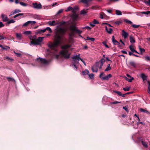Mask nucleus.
Segmentation results:
<instances>
[{"mask_svg": "<svg viewBox=\"0 0 150 150\" xmlns=\"http://www.w3.org/2000/svg\"><path fill=\"white\" fill-rule=\"evenodd\" d=\"M78 18V15L76 13H74L71 16V21L69 22L70 25L69 27V29L71 31L72 34L74 33L80 34L82 32V31L78 30L75 26Z\"/></svg>", "mask_w": 150, "mask_h": 150, "instance_id": "obj_1", "label": "nucleus"}, {"mask_svg": "<svg viewBox=\"0 0 150 150\" xmlns=\"http://www.w3.org/2000/svg\"><path fill=\"white\" fill-rule=\"evenodd\" d=\"M47 45L52 50L50 51L49 50H47V56H50L52 59L56 58V41L54 42H49Z\"/></svg>", "mask_w": 150, "mask_h": 150, "instance_id": "obj_2", "label": "nucleus"}, {"mask_svg": "<svg viewBox=\"0 0 150 150\" xmlns=\"http://www.w3.org/2000/svg\"><path fill=\"white\" fill-rule=\"evenodd\" d=\"M80 54L78 55L74 54L71 57L73 60L72 64L71 65V66L73 68L77 70L78 68V66L76 65L79 63L80 60H81L83 63L85 65H86V64L83 59L81 58L80 57Z\"/></svg>", "mask_w": 150, "mask_h": 150, "instance_id": "obj_3", "label": "nucleus"}, {"mask_svg": "<svg viewBox=\"0 0 150 150\" xmlns=\"http://www.w3.org/2000/svg\"><path fill=\"white\" fill-rule=\"evenodd\" d=\"M67 30L66 27H61L58 29L57 28V45L59 43L62 35L65 34Z\"/></svg>", "mask_w": 150, "mask_h": 150, "instance_id": "obj_4", "label": "nucleus"}, {"mask_svg": "<svg viewBox=\"0 0 150 150\" xmlns=\"http://www.w3.org/2000/svg\"><path fill=\"white\" fill-rule=\"evenodd\" d=\"M70 47L71 45H69L62 46V50L60 52V54L65 58H69L71 53L69 52V48Z\"/></svg>", "mask_w": 150, "mask_h": 150, "instance_id": "obj_5", "label": "nucleus"}, {"mask_svg": "<svg viewBox=\"0 0 150 150\" xmlns=\"http://www.w3.org/2000/svg\"><path fill=\"white\" fill-rule=\"evenodd\" d=\"M44 38V37H38V39L35 40V41H31L30 42V45H40Z\"/></svg>", "mask_w": 150, "mask_h": 150, "instance_id": "obj_6", "label": "nucleus"}, {"mask_svg": "<svg viewBox=\"0 0 150 150\" xmlns=\"http://www.w3.org/2000/svg\"><path fill=\"white\" fill-rule=\"evenodd\" d=\"M105 75V74H104V73L103 72H102L100 74L99 76V77L102 80H108L109 79V78L111 77L112 76V75L111 74H109L104 77L102 76L103 75Z\"/></svg>", "mask_w": 150, "mask_h": 150, "instance_id": "obj_7", "label": "nucleus"}, {"mask_svg": "<svg viewBox=\"0 0 150 150\" xmlns=\"http://www.w3.org/2000/svg\"><path fill=\"white\" fill-rule=\"evenodd\" d=\"M37 60H40L42 63L45 64H48L51 60V59L47 60L45 59H43L40 57L37 58Z\"/></svg>", "mask_w": 150, "mask_h": 150, "instance_id": "obj_8", "label": "nucleus"}, {"mask_svg": "<svg viewBox=\"0 0 150 150\" xmlns=\"http://www.w3.org/2000/svg\"><path fill=\"white\" fill-rule=\"evenodd\" d=\"M99 68V65L96 62L95 65L92 66L91 70L93 72H97L98 71V68Z\"/></svg>", "mask_w": 150, "mask_h": 150, "instance_id": "obj_9", "label": "nucleus"}, {"mask_svg": "<svg viewBox=\"0 0 150 150\" xmlns=\"http://www.w3.org/2000/svg\"><path fill=\"white\" fill-rule=\"evenodd\" d=\"M33 7L36 9H38L42 8V6L40 3L38 4L37 3L35 2V3H33Z\"/></svg>", "mask_w": 150, "mask_h": 150, "instance_id": "obj_10", "label": "nucleus"}, {"mask_svg": "<svg viewBox=\"0 0 150 150\" xmlns=\"http://www.w3.org/2000/svg\"><path fill=\"white\" fill-rule=\"evenodd\" d=\"M139 140L141 142L143 146L145 147H148V143L147 142H145L144 139H142L141 138H139Z\"/></svg>", "mask_w": 150, "mask_h": 150, "instance_id": "obj_11", "label": "nucleus"}, {"mask_svg": "<svg viewBox=\"0 0 150 150\" xmlns=\"http://www.w3.org/2000/svg\"><path fill=\"white\" fill-rule=\"evenodd\" d=\"M112 40L113 44L115 45H118V47H120L121 45H120V43L117 41L115 40V37L114 35L112 36Z\"/></svg>", "mask_w": 150, "mask_h": 150, "instance_id": "obj_12", "label": "nucleus"}, {"mask_svg": "<svg viewBox=\"0 0 150 150\" xmlns=\"http://www.w3.org/2000/svg\"><path fill=\"white\" fill-rule=\"evenodd\" d=\"M105 60L103 59H102L100 61L96 62L99 65V69H101L103 65V63L105 62Z\"/></svg>", "mask_w": 150, "mask_h": 150, "instance_id": "obj_13", "label": "nucleus"}, {"mask_svg": "<svg viewBox=\"0 0 150 150\" xmlns=\"http://www.w3.org/2000/svg\"><path fill=\"white\" fill-rule=\"evenodd\" d=\"M45 32V30L44 29H39L36 30L35 32L36 35L41 34Z\"/></svg>", "mask_w": 150, "mask_h": 150, "instance_id": "obj_14", "label": "nucleus"}, {"mask_svg": "<svg viewBox=\"0 0 150 150\" xmlns=\"http://www.w3.org/2000/svg\"><path fill=\"white\" fill-rule=\"evenodd\" d=\"M1 17L4 22H6L8 21V18L5 14H2L1 15Z\"/></svg>", "mask_w": 150, "mask_h": 150, "instance_id": "obj_15", "label": "nucleus"}, {"mask_svg": "<svg viewBox=\"0 0 150 150\" xmlns=\"http://www.w3.org/2000/svg\"><path fill=\"white\" fill-rule=\"evenodd\" d=\"M129 35L128 33L125 31L124 30H122V35L125 39Z\"/></svg>", "mask_w": 150, "mask_h": 150, "instance_id": "obj_16", "label": "nucleus"}, {"mask_svg": "<svg viewBox=\"0 0 150 150\" xmlns=\"http://www.w3.org/2000/svg\"><path fill=\"white\" fill-rule=\"evenodd\" d=\"M16 38L19 40H21L22 38V35L21 33H16Z\"/></svg>", "mask_w": 150, "mask_h": 150, "instance_id": "obj_17", "label": "nucleus"}, {"mask_svg": "<svg viewBox=\"0 0 150 150\" xmlns=\"http://www.w3.org/2000/svg\"><path fill=\"white\" fill-rule=\"evenodd\" d=\"M140 77L142 78L144 81L146 80L147 76L144 73H142L140 75Z\"/></svg>", "mask_w": 150, "mask_h": 150, "instance_id": "obj_18", "label": "nucleus"}, {"mask_svg": "<svg viewBox=\"0 0 150 150\" xmlns=\"http://www.w3.org/2000/svg\"><path fill=\"white\" fill-rule=\"evenodd\" d=\"M21 12V11L19 9H15L14 11H13L12 12V13L11 14V15H9V16H10L11 15H13L15 14H16Z\"/></svg>", "mask_w": 150, "mask_h": 150, "instance_id": "obj_19", "label": "nucleus"}, {"mask_svg": "<svg viewBox=\"0 0 150 150\" xmlns=\"http://www.w3.org/2000/svg\"><path fill=\"white\" fill-rule=\"evenodd\" d=\"M140 110L141 112L147 113V114H150V113L148 112L146 109H144L142 108L140 109Z\"/></svg>", "mask_w": 150, "mask_h": 150, "instance_id": "obj_20", "label": "nucleus"}, {"mask_svg": "<svg viewBox=\"0 0 150 150\" xmlns=\"http://www.w3.org/2000/svg\"><path fill=\"white\" fill-rule=\"evenodd\" d=\"M105 30L106 32L109 34H111L112 31V29L111 28H108L106 26L105 27Z\"/></svg>", "mask_w": 150, "mask_h": 150, "instance_id": "obj_21", "label": "nucleus"}, {"mask_svg": "<svg viewBox=\"0 0 150 150\" xmlns=\"http://www.w3.org/2000/svg\"><path fill=\"white\" fill-rule=\"evenodd\" d=\"M129 64L134 68H135L137 67V64L136 63L134 62L130 61L129 62Z\"/></svg>", "mask_w": 150, "mask_h": 150, "instance_id": "obj_22", "label": "nucleus"}, {"mask_svg": "<svg viewBox=\"0 0 150 150\" xmlns=\"http://www.w3.org/2000/svg\"><path fill=\"white\" fill-rule=\"evenodd\" d=\"M142 14L146 15L147 17L150 16V11H142Z\"/></svg>", "mask_w": 150, "mask_h": 150, "instance_id": "obj_23", "label": "nucleus"}, {"mask_svg": "<svg viewBox=\"0 0 150 150\" xmlns=\"http://www.w3.org/2000/svg\"><path fill=\"white\" fill-rule=\"evenodd\" d=\"M130 42L132 44L135 43V40L134 38L132 36H131L130 37Z\"/></svg>", "mask_w": 150, "mask_h": 150, "instance_id": "obj_24", "label": "nucleus"}, {"mask_svg": "<svg viewBox=\"0 0 150 150\" xmlns=\"http://www.w3.org/2000/svg\"><path fill=\"white\" fill-rule=\"evenodd\" d=\"M124 21L126 23L128 24H131L132 23V22L131 21L127 19H124Z\"/></svg>", "mask_w": 150, "mask_h": 150, "instance_id": "obj_25", "label": "nucleus"}, {"mask_svg": "<svg viewBox=\"0 0 150 150\" xmlns=\"http://www.w3.org/2000/svg\"><path fill=\"white\" fill-rule=\"evenodd\" d=\"M33 17L35 19H38V20L40 19L41 18V17L40 16L38 15H36V14L34 15Z\"/></svg>", "mask_w": 150, "mask_h": 150, "instance_id": "obj_26", "label": "nucleus"}, {"mask_svg": "<svg viewBox=\"0 0 150 150\" xmlns=\"http://www.w3.org/2000/svg\"><path fill=\"white\" fill-rule=\"evenodd\" d=\"M61 23L62 25H64L67 24L69 26L70 25V22L69 21L66 22L65 21H62L61 22Z\"/></svg>", "mask_w": 150, "mask_h": 150, "instance_id": "obj_27", "label": "nucleus"}, {"mask_svg": "<svg viewBox=\"0 0 150 150\" xmlns=\"http://www.w3.org/2000/svg\"><path fill=\"white\" fill-rule=\"evenodd\" d=\"M7 39V38L4 36L3 34L0 33V40H1L3 39Z\"/></svg>", "mask_w": 150, "mask_h": 150, "instance_id": "obj_28", "label": "nucleus"}, {"mask_svg": "<svg viewBox=\"0 0 150 150\" xmlns=\"http://www.w3.org/2000/svg\"><path fill=\"white\" fill-rule=\"evenodd\" d=\"M89 73V71L87 69L82 71V74L83 75H88Z\"/></svg>", "mask_w": 150, "mask_h": 150, "instance_id": "obj_29", "label": "nucleus"}, {"mask_svg": "<svg viewBox=\"0 0 150 150\" xmlns=\"http://www.w3.org/2000/svg\"><path fill=\"white\" fill-rule=\"evenodd\" d=\"M72 10L73 11H74V9L71 6L68 7L65 10V11L67 12Z\"/></svg>", "mask_w": 150, "mask_h": 150, "instance_id": "obj_30", "label": "nucleus"}, {"mask_svg": "<svg viewBox=\"0 0 150 150\" xmlns=\"http://www.w3.org/2000/svg\"><path fill=\"white\" fill-rule=\"evenodd\" d=\"M56 24V23L54 21H50L49 22V24L50 25H53Z\"/></svg>", "mask_w": 150, "mask_h": 150, "instance_id": "obj_31", "label": "nucleus"}, {"mask_svg": "<svg viewBox=\"0 0 150 150\" xmlns=\"http://www.w3.org/2000/svg\"><path fill=\"white\" fill-rule=\"evenodd\" d=\"M23 33L26 35H28L31 34V32L30 31H24L23 32Z\"/></svg>", "mask_w": 150, "mask_h": 150, "instance_id": "obj_32", "label": "nucleus"}, {"mask_svg": "<svg viewBox=\"0 0 150 150\" xmlns=\"http://www.w3.org/2000/svg\"><path fill=\"white\" fill-rule=\"evenodd\" d=\"M139 50L140 51V54H142L143 53L145 52V50L142 48H141L140 46L139 47Z\"/></svg>", "mask_w": 150, "mask_h": 150, "instance_id": "obj_33", "label": "nucleus"}, {"mask_svg": "<svg viewBox=\"0 0 150 150\" xmlns=\"http://www.w3.org/2000/svg\"><path fill=\"white\" fill-rule=\"evenodd\" d=\"M129 48L130 50L133 52H135V50L134 48L132 45H130L129 46Z\"/></svg>", "mask_w": 150, "mask_h": 150, "instance_id": "obj_34", "label": "nucleus"}, {"mask_svg": "<svg viewBox=\"0 0 150 150\" xmlns=\"http://www.w3.org/2000/svg\"><path fill=\"white\" fill-rule=\"evenodd\" d=\"M111 69V68L110 67V64H108L107 68L105 69V71H108L110 70Z\"/></svg>", "mask_w": 150, "mask_h": 150, "instance_id": "obj_35", "label": "nucleus"}, {"mask_svg": "<svg viewBox=\"0 0 150 150\" xmlns=\"http://www.w3.org/2000/svg\"><path fill=\"white\" fill-rule=\"evenodd\" d=\"M116 14L117 15H121L122 13L121 11L118 10H116Z\"/></svg>", "mask_w": 150, "mask_h": 150, "instance_id": "obj_36", "label": "nucleus"}, {"mask_svg": "<svg viewBox=\"0 0 150 150\" xmlns=\"http://www.w3.org/2000/svg\"><path fill=\"white\" fill-rule=\"evenodd\" d=\"M86 40H91L92 41H94L95 40V39L93 38H90L89 37H87Z\"/></svg>", "mask_w": 150, "mask_h": 150, "instance_id": "obj_37", "label": "nucleus"}, {"mask_svg": "<svg viewBox=\"0 0 150 150\" xmlns=\"http://www.w3.org/2000/svg\"><path fill=\"white\" fill-rule=\"evenodd\" d=\"M126 80L128 82H131L132 81V80L134 79V78L132 77L130 78H131L130 79H129L127 78V77H126Z\"/></svg>", "mask_w": 150, "mask_h": 150, "instance_id": "obj_38", "label": "nucleus"}, {"mask_svg": "<svg viewBox=\"0 0 150 150\" xmlns=\"http://www.w3.org/2000/svg\"><path fill=\"white\" fill-rule=\"evenodd\" d=\"M15 22V21L14 20L12 19L10 21H7V23L9 24L11 23H14Z\"/></svg>", "mask_w": 150, "mask_h": 150, "instance_id": "obj_39", "label": "nucleus"}, {"mask_svg": "<svg viewBox=\"0 0 150 150\" xmlns=\"http://www.w3.org/2000/svg\"><path fill=\"white\" fill-rule=\"evenodd\" d=\"M6 78L9 81H15V80H14V79H13L12 78H11L10 77H7Z\"/></svg>", "mask_w": 150, "mask_h": 150, "instance_id": "obj_40", "label": "nucleus"}, {"mask_svg": "<svg viewBox=\"0 0 150 150\" xmlns=\"http://www.w3.org/2000/svg\"><path fill=\"white\" fill-rule=\"evenodd\" d=\"M44 29L45 30V31L46 30H47L49 31L50 33H51L52 32V30L51 28L49 27H46Z\"/></svg>", "mask_w": 150, "mask_h": 150, "instance_id": "obj_41", "label": "nucleus"}, {"mask_svg": "<svg viewBox=\"0 0 150 150\" xmlns=\"http://www.w3.org/2000/svg\"><path fill=\"white\" fill-rule=\"evenodd\" d=\"M19 4L22 6H26L28 5V4H26V3L21 2L19 3Z\"/></svg>", "mask_w": 150, "mask_h": 150, "instance_id": "obj_42", "label": "nucleus"}, {"mask_svg": "<svg viewBox=\"0 0 150 150\" xmlns=\"http://www.w3.org/2000/svg\"><path fill=\"white\" fill-rule=\"evenodd\" d=\"M130 88L129 87H127L126 88H123V90L125 91H128L130 90Z\"/></svg>", "mask_w": 150, "mask_h": 150, "instance_id": "obj_43", "label": "nucleus"}, {"mask_svg": "<svg viewBox=\"0 0 150 150\" xmlns=\"http://www.w3.org/2000/svg\"><path fill=\"white\" fill-rule=\"evenodd\" d=\"M140 26V25H136L135 24H132V27L134 28H138Z\"/></svg>", "mask_w": 150, "mask_h": 150, "instance_id": "obj_44", "label": "nucleus"}, {"mask_svg": "<svg viewBox=\"0 0 150 150\" xmlns=\"http://www.w3.org/2000/svg\"><path fill=\"white\" fill-rule=\"evenodd\" d=\"M145 60L146 61H150V57L149 56H145Z\"/></svg>", "mask_w": 150, "mask_h": 150, "instance_id": "obj_45", "label": "nucleus"}, {"mask_svg": "<svg viewBox=\"0 0 150 150\" xmlns=\"http://www.w3.org/2000/svg\"><path fill=\"white\" fill-rule=\"evenodd\" d=\"M29 22L28 21L25 22L24 24H23L22 26L23 27H26L29 24Z\"/></svg>", "mask_w": 150, "mask_h": 150, "instance_id": "obj_46", "label": "nucleus"}, {"mask_svg": "<svg viewBox=\"0 0 150 150\" xmlns=\"http://www.w3.org/2000/svg\"><path fill=\"white\" fill-rule=\"evenodd\" d=\"M29 22V24H31L32 25H33L36 23V22L35 21H28Z\"/></svg>", "mask_w": 150, "mask_h": 150, "instance_id": "obj_47", "label": "nucleus"}, {"mask_svg": "<svg viewBox=\"0 0 150 150\" xmlns=\"http://www.w3.org/2000/svg\"><path fill=\"white\" fill-rule=\"evenodd\" d=\"M113 92L115 93H117L118 94V95H119L120 96H121V95H122L120 91H114Z\"/></svg>", "mask_w": 150, "mask_h": 150, "instance_id": "obj_48", "label": "nucleus"}, {"mask_svg": "<svg viewBox=\"0 0 150 150\" xmlns=\"http://www.w3.org/2000/svg\"><path fill=\"white\" fill-rule=\"evenodd\" d=\"M88 76L90 79H92L94 78V74H88Z\"/></svg>", "mask_w": 150, "mask_h": 150, "instance_id": "obj_49", "label": "nucleus"}, {"mask_svg": "<svg viewBox=\"0 0 150 150\" xmlns=\"http://www.w3.org/2000/svg\"><path fill=\"white\" fill-rule=\"evenodd\" d=\"M136 14L137 16H143L142 13V12H138Z\"/></svg>", "mask_w": 150, "mask_h": 150, "instance_id": "obj_50", "label": "nucleus"}, {"mask_svg": "<svg viewBox=\"0 0 150 150\" xmlns=\"http://www.w3.org/2000/svg\"><path fill=\"white\" fill-rule=\"evenodd\" d=\"M5 58L7 59L8 60H10L11 61H12L13 60V59L11 58L8 57H5Z\"/></svg>", "mask_w": 150, "mask_h": 150, "instance_id": "obj_51", "label": "nucleus"}, {"mask_svg": "<svg viewBox=\"0 0 150 150\" xmlns=\"http://www.w3.org/2000/svg\"><path fill=\"white\" fill-rule=\"evenodd\" d=\"M51 8L50 6H44V8L45 9H49Z\"/></svg>", "mask_w": 150, "mask_h": 150, "instance_id": "obj_52", "label": "nucleus"}, {"mask_svg": "<svg viewBox=\"0 0 150 150\" xmlns=\"http://www.w3.org/2000/svg\"><path fill=\"white\" fill-rule=\"evenodd\" d=\"M105 14L104 13H101L100 14V18L101 19L103 18V16H105Z\"/></svg>", "mask_w": 150, "mask_h": 150, "instance_id": "obj_53", "label": "nucleus"}, {"mask_svg": "<svg viewBox=\"0 0 150 150\" xmlns=\"http://www.w3.org/2000/svg\"><path fill=\"white\" fill-rule=\"evenodd\" d=\"M93 21V22L94 23V24H95V25L98 24L99 23V22L96 19H94Z\"/></svg>", "mask_w": 150, "mask_h": 150, "instance_id": "obj_54", "label": "nucleus"}, {"mask_svg": "<svg viewBox=\"0 0 150 150\" xmlns=\"http://www.w3.org/2000/svg\"><path fill=\"white\" fill-rule=\"evenodd\" d=\"M91 0H81V1L83 3L86 4Z\"/></svg>", "mask_w": 150, "mask_h": 150, "instance_id": "obj_55", "label": "nucleus"}, {"mask_svg": "<svg viewBox=\"0 0 150 150\" xmlns=\"http://www.w3.org/2000/svg\"><path fill=\"white\" fill-rule=\"evenodd\" d=\"M2 49L3 50H7L8 49H9L10 47H9L7 46H5L4 47L3 46Z\"/></svg>", "mask_w": 150, "mask_h": 150, "instance_id": "obj_56", "label": "nucleus"}, {"mask_svg": "<svg viewBox=\"0 0 150 150\" xmlns=\"http://www.w3.org/2000/svg\"><path fill=\"white\" fill-rule=\"evenodd\" d=\"M80 13L81 14H84L86 13V11L85 10H82L80 12Z\"/></svg>", "mask_w": 150, "mask_h": 150, "instance_id": "obj_57", "label": "nucleus"}, {"mask_svg": "<svg viewBox=\"0 0 150 150\" xmlns=\"http://www.w3.org/2000/svg\"><path fill=\"white\" fill-rule=\"evenodd\" d=\"M63 9H60L57 13V14H59L63 12Z\"/></svg>", "mask_w": 150, "mask_h": 150, "instance_id": "obj_58", "label": "nucleus"}, {"mask_svg": "<svg viewBox=\"0 0 150 150\" xmlns=\"http://www.w3.org/2000/svg\"><path fill=\"white\" fill-rule=\"evenodd\" d=\"M103 44L104 45L105 47L107 48H109L108 46L106 44V42H103Z\"/></svg>", "mask_w": 150, "mask_h": 150, "instance_id": "obj_59", "label": "nucleus"}, {"mask_svg": "<svg viewBox=\"0 0 150 150\" xmlns=\"http://www.w3.org/2000/svg\"><path fill=\"white\" fill-rule=\"evenodd\" d=\"M14 53L18 57H20L21 55V54L20 53H17L15 52H14Z\"/></svg>", "mask_w": 150, "mask_h": 150, "instance_id": "obj_60", "label": "nucleus"}, {"mask_svg": "<svg viewBox=\"0 0 150 150\" xmlns=\"http://www.w3.org/2000/svg\"><path fill=\"white\" fill-rule=\"evenodd\" d=\"M90 24L92 27L94 26L95 25V24H94V23L93 21L91 22L90 23Z\"/></svg>", "mask_w": 150, "mask_h": 150, "instance_id": "obj_61", "label": "nucleus"}, {"mask_svg": "<svg viewBox=\"0 0 150 150\" xmlns=\"http://www.w3.org/2000/svg\"><path fill=\"white\" fill-rule=\"evenodd\" d=\"M120 102H118L117 101H115V102H112L111 103V104H116L118 103H120Z\"/></svg>", "mask_w": 150, "mask_h": 150, "instance_id": "obj_62", "label": "nucleus"}, {"mask_svg": "<svg viewBox=\"0 0 150 150\" xmlns=\"http://www.w3.org/2000/svg\"><path fill=\"white\" fill-rule=\"evenodd\" d=\"M4 25L3 24V23L1 22H0V28L3 27Z\"/></svg>", "mask_w": 150, "mask_h": 150, "instance_id": "obj_63", "label": "nucleus"}, {"mask_svg": "<svg viewBox=\"0 0 150 150\" xmlns=\"http://www.w3.org/2000/svg\"><path fill=\"white\" fill-rule=\"evenodd\" d=\"M84 28H86V29H88L89 30H90L91 29V28L89 27V26H85Z\"/></svg>", "mask_w": 150, "mask_h": 150, "instance_id": "obj_64", "label": "nucleus"}]
</instances>
